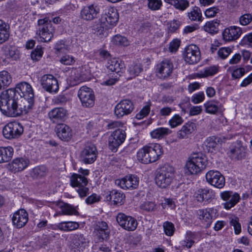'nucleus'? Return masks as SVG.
<instances>
[{
  "instance_id": "obj_8",
  "label": "nucleus",
  "mask_w": 252,
  "mask_h": 252,
  "mask_svg": "<svg viewBox=\"0 0 252 252\" xmlns=\"http://www.w3.org/2000/svg\"><path fill=\"white\" fill-rule=\"evenodd\" d=\"M24 128L19 123L12 122L8 123L3 128L2 134L7 139H12L18 138L23 133Z\"/></svg>"
},
{
  "instance_id": "obj_25",
  "label": "nucleus",
  "mask_w": 252,
  "mask_h": 252,
  "mask_svg": "<svg viewBox=\"0 0 252 252\" xmlns=\"http://www.w3.org/2000/svg\"><path fill=\"white\" fill-rule=\"evenodd\" d=\"M173 69L172 62L168 60H164L157 65L158 75L160 78H166L171 75Z\"/></svg>"
},
{
  "instance_id": "obj_55",
  "label": "nucleus",
  "mask_w": 252,
  "mask_h": 252,
  "mask_svg": "<svg viewBox=\"0 0 252 252\" xmlns=\"http://www.w3.org/2000/svg\"><path fill=\"white\" fill-rule=\"evenodd\" d=\"M148 7L152 10H157L160 9L162 5L161 0H147Z\"/></svg>"
},
{
  "instance_id": "obj_41",
  "label": "nucleus",
  "mask_w": 252,
  "mask_h": 252,
  "mask_svg": "<svg viewBox=\"0 0 252 252\" xmlns=\"http://www.w3.org/2000/svg\"><path fill=\"white\" fill-rule=\"evenodd\" d=\"M9 26L4 21L0 20V43L8 40L9 36Z\"/></svg>"
},
{
  "instance_id": "obj_17",
  "label": "nucleus",
  "mask_w": 252,
  "mask_h": 252,
  "mask_svg": "<svg viewBox=\"0 0 252 252\" xmlns=\"http://www.w3.org/2000/svg\"><path fill=\"white\" fill-rule=\"evenodd\" d=\"M116 220L119 224L127 231H134L138 225L137 220L134 218L122 213L117 215Z\"/></svg>"
},
{
  "instance_id": "obj_52",
  "label": "nucleus",
  "mask_w": 252,
  "mask_h": 252,
  "mask_svg": "<svg viewBox=\"0 0 252 252\" xmlns=\"http://www.w3.org/2000/svg\"><path fill=\"white\" fill-rule=\"evenodd\" d=\"M183 121V118L179 115L175 114L169 121V124L171 128H174L181 125Z\"/></svg>"
},
{
  "instance_id": "obj_62",
  "label": "nucleus",
  "mask_w": 252,
  "mask_h": 252,
  "mask_svg": "<svg viewBox=\"0 0 252 252\" xmlns=\"http://www.w3.org/2000/svg\"><path fill=\"white\" fill-rule=\"evenodd\" d=\"M43 54V51L41 48L38 47L32 52L31 53V58L34 61H38L42 57Z\"/></svg>"
},
{
  "instance_id": "obj_10",
  "label": "nucleus",
  "mask_w": 252,
  "mask_h": 252,
  "mask_svg": "<svg viewBox=\"0 0 252 252\" xmlns=\"http://www.w3.org/2000/svg\"><path fill=\"white\" fill-rule=\"evenodd\" d=\"M126 137L125 130L118 128L112 133L109 137L108 146L113 152H116L118 147L124 142Z\"/></svg>"
},
{
  "instance_id": "obj_9",
  "label": "nucleus",
  "mask_w": 252,
  "mask_h": 252,
  "mask_svg": "<svg viewBox=\"0 0 252 252\" xmlns=\"http://www.w3.org/2000/svg\"><path fill=\"white\" fill-rule=\"evenodd\" d=\"M77 95L83 107H92L94 105L95 96L91 88L85 86L81 87Z\"/></svg>"
},
{
  "instance_id": "obj_11",
  "label": "nucleus",
  "mask_w": 252,
  "mask_h": 252,
  "mask_svg": "<svg viewBox=\"0 0 252 252\" xmlns=\"http://www.w3.org/2000/svg\"><path fill=\"white\" fill-rule=\"evenodd\" d=\"M205 178L208 183L216 188L221 189L225 186V178L219 171L212 170L208 171Z\"/></svg>"
},
{
  "instance_id": "obj_64",
  "label": "nucleus",
  "mask_w": 252,
  "mask_h": 252,
  "mask_svg": "<svg viewBox=\"0 0 252 252\" xmlns=\"http://www.w3.org/2000/svg\"><path fill=\"white\" fill-rule=\"evenodd\" d=\"M241 44L252 46V32L243 37L241 41Z\"/></svg>"
},
{
  "instance_id": "obj_38",
  "label": "nucleus",
  "mask_w": 252,
  "mask_h": 252,
  "mask_svg": "<svg viewBox=\"0 0 252 252\" xmlns=\"http://www.w3.org/2000/svg\"><path fill=\"white\" fill-rule=\"evenodd\" d=\"M13 155V149L12 147H0V163L9 161Z\"/></svg>"
},
{
  "instance_id": "obj_3",
  "label": "nucleus",
  "mask_w": 252,
  "mask_h": 252,
  "mask_svg": "<svg viewBox=\"0 0 252 252\" xmlns=\"http://www.w3.org/2000/svg\"><path fill=\"white\" fill-rule=\"evenodd\" d=\"M162 147L158 144H151L139 150L137 158L139 161L148 164L157 161L163 154Z\"/></svg>"
},
{
  "instance_id": "obj_21",
  "label": "nucleus",
  "mask_w": 252,
  "mask_h": 252,
  "mask_svg": "<svg viewBox=\"0 0 252 252\" xmlns=\"http://www.w3.org/2000/svg\"><path fill=\"white\" fill-rule=\"evenodd\" d=\"M29 215L24 209H19L15 212L12 217V222L13 226L17 228L24 227L28 222Z\"/></svg>"
},
{
  "instance_id": "obj_4",
  "label": "nucleus",
  "mask_w": 252,
  "mask_h": 252,
  "mask_svg": "<svg viewBox=\"0 0 252 252\" xmlns=\"http://www.w3.org/2000/svg\"><path fill=\"white\" fill-rule=\"evenodd\" d=\"M79 174H72L70 178V185L73 188H76V191L81 197L87 195L89 188L87 187L88 184V179L86 178L89 174V170L80 168L78 170Z\"/></svg>"
},
{
  "instance_id": "obj_27",
  "label": "nucleus",
  "mask_w": 252,
  "mask_h": 252,
  "mask_svg": "<svg viewBox=\"0 0 252 252\" xmlns=\"http://www.w3.org/2000/svg\"><path fill=\"white\" fill-rule=\"evenodd\" d=\"M242 33L241 28L230 26L225 29L222 32L223 39L226 41H231L238 39Z\"/></svg>"
},
{
  "instance_id": "obj_56",
  "label": "nucleus",
  "mask_w": 252,
  "mask_h": 252,
  "mask_svg": "<svg viewBox=\"0 0 252 252\" xmlns=\"http://www.w3.org/2000/svg\"><path fill=\"white\" fill-rule=\"evenodd\" d=\"M168 29L169 32H177L181 25V23L177 20H173L170 21L168 24Z\"/></svg>"
},
{
  "instance_id": "obj_34",
  "label": "nucleus",
  "mask_w": 252,
  "mask_h": 252,
  "mask_svg": "<svg viewBox=\"0 0 252 252\" xmlns=\"http://www.w3.org/2000/svg\"><path fill=\"white\" fill-rule=\"evenodd\" d=\"M57 134L58 137L64 141H68L72 137V130L68 126L62 124L57 127Z\"/></svg>"
},
{
  "instance_id": "obj_54",
  "label": "nucleus",
  "mask_w": 252,
  "mask_h": 252,
  "mask_svg": "<svg viewBox=\"0 0 252 252\" xmlns=\"http://www.w3.org/2000/svg\"><path fill=\"white\" fill-rule=\"evenodd\" d=\"M163 227L164 232L166 235L170 236L173 235L175 231V227L172 222L166 221L163 223Z\"/></svg>"
},
{
  "instance_id": "obj_63",
  "label": "nucleus",
  "mask_w": 252,
  "mask_h": 252,
  "mask_svg": "<svg viewBox=\"0 0 252 252\" xmlns=\"http://www.w3.org/2000/svg\"><path fill=\"white\" fill-rule=\"evenodd\" d=\"M60 62L63 64L69 65L73 64L75 62V60L73 57L65 55L61 58Z\"/></svg>"
},
{
  "instance_id": "obj_16",
  "label": "nucleus",
  "mask_w": 252,
  "mask_h": 252,
  "mask_svg": "<svg viewBox=\"0 0 252 252\" xmlns=\"http://www.w3.org/2000/svg\"><path fill=\"white\" fill-rule=\"evenodd\" d=\"M134 108L133 102L129 99H124L116 105L114 113L118 118H121L130 114Z\"/></svg>"
},
{
  "instance_id": "obj_59",
  "label": "nucleus",
  "mask_w": 252,
  "mask_h": 252,
  "mask_svg": "<svg viewBox=\"0 0 252 252\" xmlns=\"http://www.w3.org/2000/svg\"><path fill=\"white\" fill-rule=\"evenodd\" d=\"M150 111V105H146L136 115L135 118L138 120H141L146 117L149 114Z\"/></svg>"
},
{
  "instance_id": "obj_5",
  "label": "nucleus",
  "mask_w": 252,
  "mask_h": 252,
  "mask_svg": "<svg viewBox=\"0 0 252 252\" xmlns=\"http://www.w3.org/2000/svg\"><path fill=\"white\" fill-rule=\"evenodd\" d=\"M175 177L174 168L165 164L156 171L155 182L160 188L166 189L171 184Z\"/></svg>"
},
{
  "instance_id": "obj_2",
  "label": "nucleus",
  "mask_w": 252,
  "mask_h": 252,
  "mask_svg": "<svg viewBox=\"0 0 252 252\" xmlns=\"http://www.w3.org/2000/svg\"><path fill=\"white\" fill-rule=\"evenodd\" d=\"M118 20L119 14L117 9L113 7L109 8L107 13L101 15L98 23L94 27V33L99 36L106 35L107 30L116 25Z\"/></svg>"
},
{
  "instance_id": "obj_51",
  "label": "nucleus",
  "mask_w": 252,
  "mask_h": 252,
  "mask_svg": "<svg viewBox=\"0 0 252 252\" xmlns=\"http://www.w3.org/2000/svg\"><path fill=\"white\" fill-rule=\"evenodd\" d=\"M216 138L214 137H209L206 140V147L209 152H213L217 146L216 141Z\"/></svg>"
},
{
  "instance_id": "obj_19",
  "label": "nucleus",
  "mask_w": 252,
  "mask_h": 252,
  "mask_svg": "<svg viewBox=\"0 0 252 252\" xmlns=\"http://www.w3.org/2000/svg\"><path fill=\"white\" fill-rule=\"evenodd\" d=\"M247 151V146L237 141L230 147L229 154L232 158L240 160L246 157Z\"/></svg>"
},
{
  "instance_id": "obj_43",
  "label": "nucleus",
  "mask_w": 252,
  "mask_h": 252,
  "mask_svg": "<svg viewBox=\"0 0 252 252\" xmlns=\"http://www.w3.org/2000/svg\"><path fill=\"white\" fill-rule=\"evenodd\" d=\"M57 227L62 231H70L78 229L79 224L75 221H63L58 223Z\"/></svg>"
},
{
  "instance_id": "obj_33",
  "label": "nucleus",
  "mask_w": 252,
  "mask_h": 252,
  "mask_svg": "<svg viewBox=\"0 0 252 252\" xmlns=\"http://www.w3.org/2000/svg\"><path fill=\"white\" fill-rule=\"evenodd\" d=\"M125 198V194L116 189L112 190L105 194V199L108 201H112L114 205L121 204Z\"/></svg>"
},
{
  "instance_id": "obj_1",
  "label": "nucleus",
  "mask_w": 252,
  "mask_h": 252,
  "mask_svg": "<svg viewBox=\"0 0 252 252\" xmlns=\"http://www.w3.org/2000/svg\"><path fill=\"white\" fill-rule=\"evenodd\" d=\"M0 110L7 117L19 116L20 110L19 98L15 92L12 89H8L2 92L0 95Z\"/></svg>"
},
{
  "instance_id": "obj_53",
  "label": "nucleus",
  "mask_w": 252,
  "mask_h": 252,
  "mask_svg": "<svg viewBox=\"0 0 252 252\" xmlns=\"http://www.w3.org/2000/svg\"><path fill=\"white\" fill-rule=\"evenodd\" d=\"M232 50L230 47H221L219 49L217 54L221 59H225L231 53Z\"/></svg>"
},
{
  "instance_id": "obj_22",
  "label": "nucleus",
  "mask_w": 252,
  "mask_h": 252,
  "mask_svg": "<svg viewBox=\"0 0 252 252\" xmlns=\"http://www.w3.org/2000/svg\"><path fill=\"white\" fill-rule=\"evenodd\" d=\"M94 229V232L100 242L106 241L109 238L110 230L106 222L103 221L97 222Z\"/></svg>"
},
{
  "instance_id": "obj_42",
  "label": "nucleus",
  "mask_w": 252,
  "mask_h": 252,
  "mask_svg": "<svg viewBox=\"0 0 252 252\" xmlns=\"http://www.w3.org/2000/svg\"><path fill=\"white\" fill-rule=\"evenodd\" d=\"M188 17L191 21L201 22L203 17L201 9L197 6H194L189 12L188 13Z\"/></svg>"
},
{
  "instance_id": "obj_58",
  "label": "nucleus",
  "mask_w": 252,
  "mask_h": 252,
  "mask_svg": "<svg viewBox=\"0 0 252 252\" xmlns=\"http://www.w3.org/2000/svg\"><path fill=\"white\" fill-rule=\"evenodd\" d=\"M220 12L218 6H213L207 9L205 11V15L207 18H213Z\"/></svg>"
},
{
  "instance_id": "obj_6",
  "label": "nucleus",
  "mask_w": 252,
  "mask_h": 252,
  "mask_svg": "<svg viewBox=\"0 0 252 252\" xmlns=\"http://www.w3.org/2000/svg\"><path fill=\"white\" fill-rule=\"evenodd\" d=\"M207 165L206 157L202 153H195L189 156L186 166L191 174H196L204 170Z\"/></svg>"
},
{
  "instance_id": "obj_61",
  "label": "nucleus",
  "mask_w": 252,
  "mask_h": 252,
  "mask_svg": "<svg viewBox=\"0 0 252 252\" xmlns=\"http://www.w3.org/2000/svg\"><path fill=\"white\" fill-rule=\"evenodd\" d=\"M156 206L154 202L147 201L142 203L140 206V208L144 210L150 212L154 211L156 209Z\"/></svg>"
},
{
  "instance_id": "obj_29",
  "label": "nucleus",
  "mask_w": 252,
  "mask_h": 252,
  "mask_svg": "<svg viewBox=\"0 0 252 252\" xmlns=\"http://www.w3.org/2000/svg\"><path fill=\"white\" fill-rule=\"evenodd\" d=\"M214 197L212 190L199 189L194 194V198L199 202H210Z\"/></svg>"
},
{
  "instance_id": "obj_32",
  "label": "nucleus",
  "mask_w": 252,
  "mask_h": 252,
  "mask_svg": "<svg viewBox=\"0 0 252 252\" xmlns=\"http://www.w3.org/2000/svg\"><path fill=\"white\" fill-rule=\"evenodd\" d=\"M205 111L211 114H216L218 112H222L224 110L223 105L220 101L213 100L204 103Z\"/></svg>"
},
{
  "instance_id": "obj_47",
  "label": "nucleus",
  "mask_w": 252,
  "mask_h": 252,
  "mask_svg": "<svg viewBox=\"0 0 252 252\" xmlns=\"http://www.w3.org/2000/svg\"><path fill=\"white\" fill-rule=\"evenodd\" d=\"M219 69L220 67L218 65H215L208 66L201 71L199 73V75L200 77H207L213 76L219 72Z\"/></svg>"
},
{
  "instance_id": "obj_60",
  "label": "nucleus",
  "mask_w": 252,
  "mask_h": 252,
  "mask_svg": "<svg viewBox=\"0 0 252 252\" xmlns=\"http://www.w3.org/2000/svg\"><path fill=\"white\" fill-rule=\"evenodd\" d=\"M204 99V94L202 92L194 94L191 97V100L194 104L199 103L202 102Z\"/></svg>"
},
{
  "instance_id": "obj_39",
  "label": "nucleus",
  "mask_w": 252,
  "mask_h": 252,
  "mask_svg": "<svg viewBox=\"0 0 252 252\" xmlns=\"http://www.w3.org/2000/svg\"><path fill=\"white\" fill-rule=\"evenodd\" d=\"M48 172V170L46 166L40 165L33 168L31 171V175L32 178L39 179L45 177Z\"/></svg>"
},
{
  "instance_id": "obj_24",
  "label": "nucleus",
  "mask_w": 252,
  "mask_h": 252,
  "mask_svg": "<svg viewBox=\"0 0 252 252\" xmlns=\"http://www.w3.org/2000/svg\"><path fill=\"white\" fill-rule=\"evenodd\" d=\"M67 111L63 107H56L51 110L48 114L49 118L54 123L60 124L66 119Z\"/></svg>"
},
{
  "instance_id": "obj_35",
  "label": "nucleus",
  "mask_w": 252,
  "mask_h": 252,
  "mask_svg": "<svg viewBox=\"0 0 252 252\" xmlns=\"http://www.w3.org/2000/svg\"><path fill=\"white\" fill-rule=\"evenodd\" d=\"M200 238V234L198 232L191 231L187 232L185 239L182 242L183 247L190 248L195 243V240H198Z\"/></svg>"
},
{
  "instance_id": "obj_18",
  "label": "nucleus",
  "mask_w": 252,
  "mask_h": 252,
  "mask_svg": "<svg viewBox=\"0 0 252 252\" xmlns=\"http://www.w3.org/2000/svg\"><path fill=\"white\" fill-rule=\"evenodd\" d=\"M116 184L125 189H134L139 185V178L136 176L129 175L115 181Z\"/></svg>"
},
{
  "instance_id": "obj_23",
  "label": "nucleus",
  "mask_w": 252,
  "mask_h": 252,
  "mask_svg": "<svg viewBox=\"0 0 252 252\" xmlns=\"http://www.w3.org/2000/svg\"><path fill=\"white\" fill-rule=\"evenodd\" d=\"M100 11L99 6L96 4H90L83 7L81 11L82 18L86 21H92L97 17Z\"/></svg>"
},
{
  "instance_id": "obj_48",
  "label": "nucleus",
  "mask_w": 252,
  "mask_h": 252,
  "mask_svg": "<svg viewBox=\"0 0 252 252\" xmlns=\"http://www.w3.org/2000/svg\"><path fill=\"white\" fill-rule=\"evenodd\" d=\"M169 4L180 11H183L187 9L189 6L188 0H171Z\"/></svg>"
},
{
  "instance_id": "obj_46",
  "label": "nucleus",
  "mask_w": 252,
  "mask_h": 252,
  "mask_svg": "<svg viewBox=\"0 0 252 252\" xmlns=\"http://www.w3.org/2000/svg\"><path fill=\"white\" fill-rule=\"evenodd\" d=\"M229 224L231 227H233L234 233L239 235L241 232V224L238 217L235 216H231L229 217Z\"/></svg>"
},
{
  "instance_id": "obj_31",
  "label": "nucleus",
  "mask_w": 252,
  "mask_h": 252,
  "mask_svg": "<svg viewBox=\"0 0 252 252\" xmlns=\"http://www.w3.org/2000/svg\"><path fill=\"white\" fill-rule=\"evenodd\" d=\"M106 67L109 70L115 72L117 74L122 73L125 69L124 63L116 58L109 60L106 64Z\"/></svg>"
},
{
  "instance_id": "obj_50",
  "label": "nucleus",
  "mask_w": 252,
  "mask_h": 252,
  "mask_svg": "<svg viewBox=\"0 0 252 252\" xmlns=\"http://www.w3.org/2000/svg\"><path fill=\"white\" fill-rule=\"evenodd\" d=\"M111 41L114 44L118 46H127L129 45V41L127 39L120 34L114 36Z\"/></svg>"
},
{
  "instance_id": "obj_13",
  "label": "nucleus",
  "mask_w": 252,
  "mask_h": 252,
  "mask_svg": "<svg viewBox=\"0 0 252 252\" xmlns=\"http://www.w3.org/2000/svg\"><path fill=\"white\" fill-rule=\"evenodd\" d=\"M97 156L95 146L92 143H88L81 152L80 159L85 164H91L96 160Z\"/></svg>"
},
{
  "instance_id": "obj_57",
  "label": "nucleus",
  "mask_w": 252,
  "mask_h": 252,
  "mask_svg": "<svg viewBox=\"0 0 252 252\" xmlns=\"http://www.w3.org/2000/svg\"><path fill=\"white\" fill-rule=\"evenodd\" d=\"M240 24L242 26H247L252 21V15L250 13H246L241 16L239 19Z\"/></svg>"
},
{
  "instance_id": "obj_30",
  "label": "nucleus",
  "mask_w": 252,
  "mask_h": 252,
  "mask_svg": "<svg viewBox=\"0 0 252 252\" xmlns=\"http://www.w3.org/2000/svg\"><path fill=\"white\" fill-rule=\"evenodd\" d=\"M19 99V106L20 111V115L26 114L31 112L34 106V98H20Z\"/></svg>"
},
{
  "instance_id": "obj_44",
  "label": "nucleus",
  "mask_w": 252,
  "mask_h": 252,
  "mask_svg": "<svg viewBox=\"0 0 252 252\" xmlns=\"http://www.w3.org/2000/svg\"><path fill=\"white\" fill-rule=\"evenodd\" d=\"M12 82L11 77L6 70L0 71V90L8 87Z\"/></svg>"
},
{
  "instance_id": "obj_7",
  "label": "nucleus",
  "mask_w": 252,
  "mask_h": 252,
  "mask_svg": "<svg viewBox=\"0 0 252 252\" xmlns=\"http://www.w3.org/2000/svg\"><path fill=\"white\" fill-rule=\"evenodd\" d=\"M39 26L36 34L39 37V41L41 42H49L53 37L55 29L51 21L45 18L39 19L38 21Z\"/></svg>"
},
{
  "instance_id": "obj_14",
  "label": "nucleus",
  "mask_w": 252,
  "mask_h": 252,
  "mask_svg": "<svg viewBox=\"0 0 252 252\" xmlns=\"http://www.w3.org/2000/svg\"><path fill=\"white\" fill-rule=\"evenodd\" d=\"M40 82L42 88L47 92L56 93L59 89L58 82L52 74H45L41 76Z\"/></svg>"
},
{
  "instance_id": "obj_49",
  "label": "nucleus",
  "mask_w": 252,
  "mask_h": 252,
  "mask_svg": "<svg viewBox=\"0 0 252 252\" xmlns=\"http://www.w3.org/2000/svg\"><path fill=\"white\" fill-rule=\"evenodd\" d=\"M143 70L141 63H133L128 67V71L131 76V78L138 76Z\"/></svg>"
},
{
  "instance_id": "obj_20",
  "label": "nucleus",
  "mask_w": 252,
  "mask_h": 252,
  "mask_svg": "<svg viewBox=\"0 0 252 252\" xmlns=\"http://www.w3.org/2000/svg\"><path fill=\"white\" fill-rule=\"evenodd\" d=\"M14 90L16 94V96L19 98H34V93L31 85L26 82H23L18 84L15 88H11Z\"/></svg>"
},
{
  "instance_id": "obj_26",
  "label": "nucleus",
  "mask_w": 252,
  "mask_h": 252,
  "mask_svg": "<svg viewBox=\"0 0 252 252\" xmlns=\"http://www.w3.org/2000/svg\"><path fill=\"white\" fill-rule=\"evenodd\" d=\"M87 241L82 234H74L70 244L71 249L74 252H81L87 245Z\"/></svg>"
},
{
  "instance_id": "obj_40",
  "label": "nucleus",
  "mask_w": 252,
  "mask_h": 252,
  "mask_svg": "<svg viewBox=\"0 0 252 252\" xmlns=\"http://www.w3.org/2000/svg\"><path fill=\"white\" fill-rule=\"evenodd\" d=\"M220 25V21L219 20H214L206 23L203 29L205 32L213 34L218 32Z\"/></svg>"
},
{
  "instance_id": "obj_28",
  "label": "nucleus",
  "mask_w": 252,
  "mask_h": 252,
  "mask_svg": "<svg viewBox=\"0 0 252 252\" xmlns=\"http://www.w3.org/2000/svg\"><path fill=\"white\" fill-rule=\"evenodd\" d=\"M29 164V159L25 158H17L12 160L9 164V166L11 171L16 173L24 170Z\"/></svg>"
},
{
  "instance_id": "obj_15",
  "label": "nucleus",
  "mask_w": 252,
  "mask_h": 252,
  "mask_svg": "<svg viewBox=\"0 0 252 252\" xmlns=\"http://www.w3.org/2000/svg\"><path fill=\"white\" fill-rule=\"evenodd\" d=\"M220 197L224 201L222 205L226 210H230L234 207L240 199V195L238 193L231 190L221 192Z\"/></svg>"
},
{
  "instance_id": "obj_45",
  "label": "nucleus",
  "mask_w": 252,
  "mask_h": 252,
  "mask_svg": "<svg viewBox=\"0 0 252 252\" xmlns=\"http://www.w3.org/2000/svg\"><path fill=\"white\" fill-rule=\"evenodd\" d=\"M171 131L168 128L159 127L151 132L152 138L162 139L171 133Z\"/></svg>"
},
{
  "instance_id": "obj_12",
  "label": "nucleus",
  "mask_w": 252,
  "mask_h": 252,
  "mask_svg": "<svg viewBox=\"0 0 252 252\" xmlns=\"http://www.w3.org/2000/svg\"><path fill=\"white\" fill-rule=\"evenodd\" d=\"M183 57L185 62L189 64H193L197 63L201 58L199 48L194 44L189 45L185 49Z\"/></svg>"
},
{
  "instance_id": "obj_37",
  "label": "nucleus",
  "mask_w": 252,
  "mask_h": 252,
  "mask_svg": "<svg viewBox=\"0 0 252 252\" xmlns=\"http://www.w3.org/2000/svg\"><path fill=\"white\" fill-rule=\"evenodd\" d=\"M211 209H199L196 211L198 219L206 222L207 227L210 225L212 222V216Z\"/></svg>"
},
{
  "instance_id": "obj_36",
  "label": "nucleus",
  "mask_w": 252,
  "mask_h": 252,
  "mask_svg": "<svg viewBox=\"0 0 252 252\" xmlns=\"http://www.w3.org/2000/svg\"><path fill=\"white\" fill-rule=\"evenodd\" d=\"M59 208L61 210V213L59 212L56 214L54 216H57L59 215H75L78 216L79 213L77 210L76 207L67 203H62L59 205Z\"/></svg>"
}]
</instances>
